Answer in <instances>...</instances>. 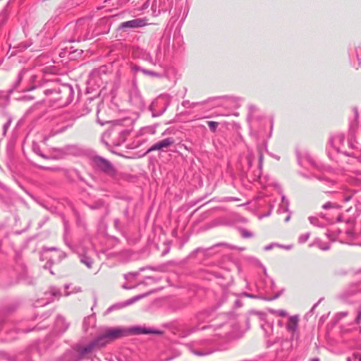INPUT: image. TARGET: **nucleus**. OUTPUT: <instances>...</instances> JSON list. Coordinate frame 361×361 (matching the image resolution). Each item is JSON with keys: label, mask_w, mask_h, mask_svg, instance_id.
<instances>
[{"label": "nucleus", "mask_w": 361, "mask_h": 361, "mask_svg": "<svg viewBox=\"0 0 361 361\" xmlns=\"http://www.w3.org/2000/svg\"><path fill=\"white\" fill-rule=\"evenodd\" d=\"M9 102V99L7 95H0V108H5Z\"/></svg>", "instance_id": "obj_34"}, {"label": "nucleus", "mask_w": 361, "mask_h": 361, "mask_svg": "<svg viewBox=\"0 0 361 361\" xmlns=\"http://www.w3.org/2000/svg\"><path fill=\"white\" fill-rule=\"evenodd\" d=\"M11 121H12V118H11V117H9L8 118L7 121L4 124L3 132H2V134L4 136H5L6 135V132L11 126Z\"/></svg>", "instance_id": "obj_38"}, {"label": "nucleus", "mask_w": 361, "mask_h": 361, "mask_svg": "<svg viewBox=\"0 0 361 361\" xmlns=\"http://www.w3.org/2000/svg\"><path fill=\"white\" fill-rule=\"evenodd\" d=\"M93 350V344L90 342L85 346L75 344L72 349L67 350L59 361H81L90 358V355Z\"/></svg>", "instance_id": "obj_6"}, {"label": "nucleus", "mask_w": 361, "mask_h": 361, "mask_svg": "<svg viewBox=\"0 0 361 361\" xmlns=\"http://www.w3.org/2000/svg\"><path fill=\"white\" fill-rule=\"evenodd\" d=\"M66 257V253H65V252H59V255H58L59 261L62 260V259H64Z\"/></svg>", "instance_id": "obj_61"}, {"label": "nucleus", "mask_w": 361, "mask_h": 361, "mask_svg": "<svg viewBox=\"0 0 361 361\" xmlns=\"http://www.w3.org/2000/svg\"><path fill=\"white\" fill-rule=\"evenodd\" d=\"M146 21L142 18H135L130 20L123 22L120 24L119 28L121 30H132L142 27L146 25Z\"/></svg>", "instance_id": "obj_13"}, {"label": "nucleus", "mask_w": 361, "mask_h": 361, "mask_svg": "<svg viewBox=\"0 0 361 361\" xmlns=\"http://www.w3.org/2000/svg\"><path fill=\"white\" fill-rule=\"evenodd\" d=\"M90 209L92 210L99 209L104 208L105 209V214L107 215L109 213V205L105 203L103 200H97L92 204H88Z\"/></svg>", "instance_id": "obj_20"}, {"label": "nucleus", "mask_w": 361, "mask_h": 361, "mask_svg": "<svg viewBox=\"0 0 361 361\" xmlns=\"http://www.w3.org/2000/svg\"><path fill=\"white\" fill-rule=\"evenodd\" d=\"M278 341H279V339H278V338H276L274 341H267V346H268V347H270V346L273 345H274V343H276Z\"/></svg>", "instance_id": "obj_63"}, {"label": "nucleus", "mask_w": 361, "mask_h": 361, "mask_svg": "<svg viewBox=\"0 0 361 361\" xmlns=\"http://www.w3.org/2000/svg\"><path fill=\"white\" fill-rule=\"evenodd\" d=\"M156 334L161 336L164 331L152 327L145 326H133L130 327H109L102 334L93 339L90 343L93 344V348L104 346L110 341L128 336L129 335Z\"/></svg>", "instance_id": "obj_2"}, {"label": "nucleus", "mask_w": 361, "mask_h": 361, "mask_svg": "<svg viewBox=\"0 0 361 361\" xmlns=\"http://www.w3.org/2000/svg\"><path fill=\"white\" fill-rule=\"evenodd\" d=\"M126 304H125V301L124 302H118V303H116V304H114L112 305H111L106 311V313L108 314V313H110L112 311H114V310H120V309H122L123 307H126Z\"/></svg>", "instance_id": "obj_29"}, {"label": "nucleus", "mask_w": 361, "mask_h": 361, "mask_svg": "<svg viewBox=\"0 0 361 361\" xmlns=\"http://www.w3.org/2000/svg\"><path fill=\"white\" fill-rule=\"evenodd\" d=\"M322 208L324 209H338L339 206L337 204L332 203L331 202H328L322 205Z\"/></svg>", "instance_id": "obj_37"}, {"label": "nucleus", "mask_w": 361, "mask_h": 361, "mask_svg": "<svg viewBox=\"0 0 361 361\" xmlns=\"http://www.w3.org/2000/svg\"><path fill=\"white\" fill-rule=\"evenodd\" d=\"M207 125L211 131L215 132L219 123L216 121H207Z\"/></svg>", "instance_id": "obj_44"}, {"label": "nucleus", "mask_w": 361, "mask_h": 361, "mask_svg": "<svg viewBox=\"0 0 361 361\" xmlns=\"http://www.w3.org/2000/svg\"><path fill=\"white\" fill-rule=\"evenodd\" d=\"M212 343V339H202L185 344L182 343V345L184 346L186 350L195 355L204 356L213 352V350L208 348Z\"/></svg>", "instance_id": "obj_7"}, {"label": "nucleus", "mask_w": 361, "mask_h": 361, "mask_svg": "<svg viewBox=\"0 0 361 361\" xmlns=\"http://www.w3.org/2000/svg\"><path fill=\"white\" fill-rule=\"evenodd\" d=\"M8 19L7 10L4 9L0 13V26L3 25Z\"/></svg>", "instance_id": "obj_35"}, {"label": "nucleus", "mask_w": 361, "mask_h": 361, "mask_svg": "<svg viewBox=\"0 0 361 361\" xmlns=\"http://www.w3.org/2000/svg\"><path fill=\"white\" fill-rule=\"evenodd\" d=\"M261 327L263 329L266 337H269L273 334L274 326L272 324L264 322V324H261Z\"/></svg>", "instance_id": "obj_25"}, {"label": "nucleus", "mask_w": 361, "mask_h": 361, "mask_svg": "<svg viewBox=\"0 0 361 361\" xmlns=\"http://www.w3.org/2000/svg\"><path fill=\"white\" fill-rule=\"evenodd\" d=\"M353 357L354 359V361H356L357 360L358 361H361V354L359 353H355L353 355Z\"/></svg>", "instance_id": "obj_57"}, {"label": "nucleus", "mask_w": 361, "mask_h": 361, "mask_svg": "<svg viewBox=\"0 0 361 361\" xmlns=\"http://www.w3.org/2000/svg\"><path fill=\"white\" fill-rule=\"evenodd\" d=\"M353 185L355 187V191L358 192L361 190V179L355 178L353 180Z\"/></svg>", "instance_id": "obj_40"}, {"label": "nucleus", "mask_w": 361, "mask_h": 361, "mask_svg": "<svg viewBox=\"0 0 361 361\" xmlns=\"http://www.w3.org/2000/svg\"><path fill=\"white\" fill-rule=\"evenodd\" d=\"M353 113H354V121L350 124V131L353 132L357 126V119L359 116L358 110L356 107H353Z\"/></svg>", "instance_id": "obj_28"}, {"label": "nucleus", "mask_w": 361, "mask_h": 361, "mask_svg": "<svg viewBox=\"0 0 361 361\" xmlns=\"http://www.w3.org/2000/svg\"><path fill=\"white\" fill-rule=\"evenodd\" d=\"M259 109L254 104H250L248 106V114L247 120L249 122H252L255 119H259V116L258 115Z\"/></svg>", "instance_id": "obj_22"}, {"label": "nucleus", "mask_w": 361, "mask_h": 361, "mask_svg": "<svg viewBox=\"0 0 361 361\" xmlns=\"http://www.w3.org/2000/svg\"><path fill=\"white\" fill-rule=\"evenodd\" d=\"M30 46V44H28L27 42H23L20 44V49L25 50L27 49Z\"/></svg>", "instance_id": "obj_58"}, {"label": "nucleus", "mask_w": 361, "mask_h": 361, "mask_svg": "<svg viewBox=\"0 0 361 361\" xmlns=\"http://www.w3.org/2000/svg\"><path fill=\"white\" fill-rule=\"evenodd\" d=\"M309 221H310L311 224H312V225H314L315 226H319V227L322 226V225L319 223V219L317 217L310 216L309 217Z\"/></svg>", "instance_id": "obj_41"}, {"label": "nucleus", "mask_w": 361, "mask_h": 361, "mask_svg": "<svg viewBox=\"0 0 361 361\" xmlns=\"http://www.w3.org/2000/svg\"><path fill=\"white\" fill-rule=\"evenodd\" d=\"M304 159H305L307 162H309L311 165L315 166V161L312 159V157H310V155H305L304 157Z\"/></svg>", "instance_id": "obj_53"}, {"label": "nucleus", "mask_w": 361, "mask_h": 361, "mask_svg": "<svg viewBox=\"0 0 361 361\" xmlns=\"http://www.w3.org/2000/svg\"><path fill=\"white\" fill-rule=\"evenodd\" d=\"M138 274H139V272H130V273H128V274H125V279H128V276H132L135 277V276H137Z\"/></svg>", "instance_id": "obj_60"}, {"label": "nucleus", "mask_w": 361, "mask_h": 361, "mask_svg": "<svg viewBox=\"0 0 361 361\" xmlns=\"http://www.w3.org/2000/svg\"><path fill=\"white\" fill-rule=\"evenodd\" d=\"M126 226V222L124 221H121L119 219H115L114 221V228L119 231H121L124 229Z\"/></svg>", "instance_id": "obj_30"}, {"label": "nucleus", "mask_w": 361, "mask_h": 361, "mask_svg": "<svg viewBox=\"0 0 361 361\" xmlns=\"http://www.w3.org/2000/svg\"><path fill=\"white\" fill-rule=\"evenodd\" d=\"M221 245H226V244L225 243L216 244V245H214L213 247H211L209 248H205V249L199 247L195 250V252H203L204 255H208L209 251H210L211 250H213L214 248H215L218 246H221Z\"/></svg>", "instance_id": "obj_33"}, {"label": "nucleus", "mask_w": 361, "mask_h": 361, "mask_svg": "<svg viewBox=\"0 0 361 361\" xmlns=\"http://www.w3.org/2000/svg\"><path fill=\"white\" fill-rule=\"evenodd\" d=\"M275 313L279 317H286L288 315L287 312L283 310H276Z\"/></svg>", "instance_id": "obj_51"}, {"label": "nucleus", "mask_w": 361, "mask_h": 361, "mask_svg": "<svg viewBox=\"0 0 361 361\" xmlns=\"http://www.w3.org/2000/svg\"><path fill=\"white\" fill-rule=\"evenodd\" d=\"M361 322V307L357 311V315L355 319V323L359 324Z\"/></svg>", "instance_id": "obj_52"}, {"label": "nucleus", "mask_w": 361, "mask_h": 361, "mask_svg": "<svg viewBox=\"0 0 361 361\" xmlns=\"http://www.w3.org/2000/svg\"><path fill=\"white\" fill-rule=\"evenodd\" d=\"M92 167L110 177H115L117 175V170L114 164L107 159L99 155H94L90 159Z\"/></svg>", "instance_id": "obj_8"}, {"label": "nucleus", "mask_w": 361, "mask_h": 361, "mask_svg": "<svg viewBox=\"0 0 361 361\" xmlns=\"http://www.w3.org/2000/svg\"><path fill=\"white\" fill-rule=\"evenodd\" d=\"M299 317L298 315L291 316L288 318L286 323H285V327L288 332L292 335L297 331L298 327Z\"/></svg>", "instance_id": "obj_18"}, {"label": "nucleus", "mask_w": 361, "mask_h": 361, "mask_svg": "<svg viewBox=\"0 0 361 361\" xmlns=\"http://www.w3.org/2000/svg\"><path fill=\"white\" fill-rule=\"evenodd\" d=\"M55 327L58 333L63 334L68 329L69 324L66 322L63 316L58 315L55 322Z\"/></svg>", "instance_id": "obj_19"}, {"label": "nucleus", "mask_w": 361, "mask_h": 361, "mask_svg": "<svg viewBox=\"0 0 361 361\" xmlns=\"http://www.w3.org/2000/svg\"><path fill=\"white\" fill-rule=\"evenodd\" d=\"M163 326L168 329L174 336H178L180 329V324L178 321L164 324Z\"/></svg>", "instance_id": "obj_21"}, {"label": "nucleus", "mask_w": 361, "mask_h": 361, "mask_svg": "<svg viewBox=\"0 0 361 361\" xmlns=\"http://www.w3.org/2000/svg\"><path fill=\"white\" fill-rule=\"evenodd\" d=\"M35 329V327L25 329H21L17 324L9 320L3 319L0 322V333L6 334L7 339L9 341L16 339L20 333H29Z\"/></svg>", "instance_id": "obj_9"}, {"label": "nucleus", "mask_w": 361, "mask_h": 361, "mask_svg": "<svg viewBox=\"0 0 361 361\" xmlns=\"http://www.w3.org/2000/svg\"><path fill=\"white\" fill-rule=\"evenodd\" d=\"M288 200L285 198V197H282V203H281V209H283V211L284 212H287L288 211Z\"/></svg>", "instance_id": "obj_46"}, {"label": "nucleus", "mask_w": 361, "mask_h": 361, "mask_svg": "<svg viewBox=\"0 0 361 361\" xmlns=\"http://www.w3.org/2000/svg\"><path fill=\"white\" fill-rule=\"evenodd\" d=\"M96 322L95 317L93 316H88L85 317L82 323V329L85 332H87L90 328L94 326Z\"/></svg>", "instance_id": "obj_23"}, {"label": "nucleus", "mask_w": 361, "mask_h": 361, "mask_svg": "<svg viewBox=\"0 0 361 361\" xmlns=\"http://www.w3.org/2000/svg\"><path fill=\"white\" fill-rule=\"evenodd\" d=\"M173 142L174 140L172 137L165 138L152 145L148 149V152L162 150L170 146Z\"/></svg>", "instance_id": "obj_17"}, {"label": "nucleus", "mask_w": 361, "mask_h": 361, "mask_svg": "<svg viewBox=\"0 0 361 361\" xmlns=\"http://www.w3.org/2000/svg\"><path fill=\"white\" fill-rule=\"evenodd\" d=\"M45 95L51 94H59V97H54L53 100L58 103L59 106H66L72 102L74 97V90L71 85H56L54 87L46 88L43 90Z\"/></svg>", "instance_id": "obj_4"}, {"label": "nucleus", "mask_w": 361, "mask_h": 361, "mask_svg": "<svg viewBox=\"0 0 361 361\" xmlns=\"http://www.w3.org/2000/svg\"><path fill=\"white\" fill-rule=\"evenodd\" d=\"M97 122L101 126H104L106 123H113L111 133L118 135L120 141L121 142H124L126 140V137L133 130L132 126L134 123V120L131 119L130 118H125L121 120L109 121H103L100 119L99 116H97Z\"/></svg>", "instance_id": "obj_5"}, {"label": "nucleus", "mask_w": 361, "mask_h": 361, "mask_svg": "<svg viewBox=\"0 0 361 361\" xmlns=\"http://www.w3.org/2000/svg\"><path fill=\"white\" fill-rule=\"evenodd\" d=\"M276 246H279V245L276 243H271L264 247V250H266V251L271 250L273 247H276Z\"/></svg>", "instance_id": "obj_56"}, {"label": "nucleus", "mask_w": 361, "mask_h": 361, "mask_svg": "<svg viewBox=\"0 0 361 361\" xmlns=\"http://www.w3.org/2000/svg\"><path fill=\"white\" fill-rule=\"evenodd\" d=\"M240 296H245V297H247V298H259L256 295H253V294L248 293H246V292H244V293H241Z\"/></svg>", "instance_id": "obj_54"}, {"label": "nucleus", "mask_w": 361, "mask_h": 361, "mask_svg": "<svg viewBox=\"0 0 361 361\" xmlns=\"http://www.w3.org/2000/svg\"><path fill=\"white\" fill-rule=\"evenodd\" d=\"M130 69L135 74H137L139 72H141L143 73V70H146L145 68H143L140 67V66L135 64V63L130 64Z\"/></svg>", "instance_id": "obj_36"}, {"label": "nucleus", "mask_w": 361, "mask_h": 361, "mask_svg": "<svg viewBox=\"0 0 361 361\" xmlns=\"http://www.w3.org/2000/svg\"><path fill=\"white\" fill-rule=\"evenodd\" d=\"M154 107H155V106H154V104H153V103L149 106V110L151 111L152 116L153 117H157V116H161L162 114H164V112L166 111V107H164L160 111H156L154 110Z\"/></svg>", "instance_id": "obj_31"}, {"label": "nucleus", "mask_w": 361, "mask_h": 361, "mask_svg": "<svg viewBox=\"0 0 361 361\" xmlns=\"http://www.w3.org/2000/svg\"><path fill=\"white\" fill-rule=\"evenodd\" d=\"M75 149H76V146H75V145H68V146L66 147V148H65V149L68 152H71L73 150H74Z\"/></svg>", "instance_id": "obj_59"}, {"label": "nucleus", "mask_w": 361, "mask_h": 361, "mask_svg": "<svg viewBox=\"0 0 361 361\" xmlns=\"http://www.w3.org/2000/svg\"><path fill=\"white\" fill-rule=\"evenodd\" d=\"M310 236V233L309 232L300 235L298 238V243L300 244L305 243L309 239Z\"/></svg>", "instance_id": "obj_39"}, {"label": "nucleus", "mask_w": 361, "mask_h": 361, "mask_svg": "<svg viewBox=\"0 0 361 361\" xmlns=\"http://www.w3.org/2000/svg\"><path fill=\"white\" fill-rule=\"evenodd\" d=\"M32 150L36 154L39 155V157H42L43 159H49V157L46 156L44 153L42 152V151L40 149V147L38 145L34 144L32 146Z\"/></svg>", "instance_id": "obj_32"}, {"label": "nucleus", "mask_w": 361, "mask_h": 361, "mask_svg": "<svg viewBox=\"0 0 361 361\" xmlns=\"http://www.w3.org/2000/svg\"><path fill=\"white\" fill-rule=\"evenodd\" d=\"M317 179H318L320 181H324L325 183H331L332 184L333 183V181L331 180L330 179L324 177V176H315Z\"/></svg>", "instance_id": "obj_49"}, {"label": "nucleus", "mask_w": 361, "mask_h": 361, "mask_svg": "<svg viewBox=\"0 0 361 361\" xmlns=\"http://www.w3.org/2000/svg\"><path fill=\"white\" fill-rule=\"evenodd\" d=\"M44 295V298L36 301L35 304L36 307L44 306L54 302L56 300H59L62 295V293L60 288L56 286H51L49 290L46 291Z\"/></svg>", "instance_id": "obj_11"}, {"label": "nucleus", "mask_w": 361, "mask_h": 361, "mask_svg": "<svg viewBox=\"0 0 361 361\" xmlns=\"http://www.w3.org/2000/svg\"><path fill=\"white\" fill-rule=\"evenodd\" d=\"M71 126H72V124H66V125H63L60 127L56 126L51 130V134L52 135H55L56 134L61 133L64 132L65 130H66Z\"/></svg>", "instance_id": "obj_27"}, {"label": "nucleus", "mask_w": 361, "mask_h": 361, "mask_svg": "<svg viewBox=\"0 0 361 361\" xmlns=\"http://www.w3.org/2000/svg\"><path fill=\"white\" fill-rule=\"evenodd\" d=\"M242 306H243V302H242L241 300L239 298L236 299L234 302V307L235 308H239V307H241Z\"/></svg>", "instance_id": "obj_55"}, {"label": "nucleus", "mask_w": 361, "mask_h": 361, "mask_svg": "<svg viewBox=\"0 0 361 361\" xmlns=\"http://www.w3.org/2000/svg\"><path fill=\"white\" fill-rule=\"evenodd\" d=\"M34 99H35V97L32 95H30V94H25V95L22 96L21 97L18 98V99H20L23 101L33 100Z\"/></svg>", "instance_id": "obj_48"}, {"label": "nucleus", "mask_w": 361, "mask_h": 361, "mask_svg": "<svg viewBox=\"0 0 361 361\" xmlns=\"http://www.w3.org/2000/svg\"><path fill=\"white\" fill-rule=\"evenodd\" d=\"M129 102L137 109H142L145 107L144 100L137 87L130 91Z\"/></svg>", "instance_id": "obj_12"}, {"label": "nucleus", "mask_w": 361, "mask_h": 361, "mask_svg": "<svg viewBox=\"0 0 361 361\" xmlns=\"http://www.w3.org/2000/svg\"><path fill=\"white\" fill-rule=\"evenodd\" d=\"M56 19V17H55L54 19L51 18L44 25V29L40 32L39 35H46L47 32H44L45 29L47 27H49L50 26L51 24L54 23L55 22Z\"/></svg>", "instance_id": "obj_42"}, {"label": "nucleus", "mask_w": 361, "mask_h": 361, "mask_svg": "<svg viewBox=\"0 0 361 361\" xmlns=\"http://www.w3.org/2000/svg\"><path fill=\"white\" fill-rule=\"evenodd\" d=\"M345 142V137L343 134H338L333 136L330 140L331 146L338 152H343V146Z\"/></svg>", "instance_id": "obj_16"}, {"label": "nucleus", "mask_w": 361, "mask_h": 361, "mask_svg": "<svg viewBox=\"0 0 361 361\" xmlns=\"http://www.w3.org/2000/svg\"><path fill=\"white\" fill-rule=\"evenodd\" d=\"M149 293H142V294H140V295H137L125 301V304H126V306H129L133 303H135V302L145 298L146 296H147Z\"/></svg>", "instance_id": "obj_26"}, {"label": "nucleus", "mask_w": 361, "mask_h": 361, "mask_svg": "<svg viewBox=\"0 0 361 361\" xmlns=\"http://www.w3.org/2000/svg\"><path fill=\"white\" fill-rule=\"evenodd\" d=\"M123 216L124 218L126 219V221H130L131 218L129 214V209L128 207L123 211Z\"/></svg>", "instance_id": "obj_50"}, {"label": "nucleus", "mask_w": 361, "mask_h": 361, "mask_svg": "<svg viewBox=\"0 0 361 361\" xmlns=\"http://www.w3.org/2000/svg\"><path fill=\"white\" fill-rule=\"evenodd\" d=\"M217 319L220 323L215 322L213 324L200 326V324L213 320V314L209 310H204L197 313L191 322L185 321L182 324V338L195 332L197 329H214V331L219 330L216 335L226 339H233L241 337L245 330L240 327V321L233 314H219Z\"/></svg>", "instance_id": "obj_1"}, {"label": "nucleus", "mask_w": 361, "mask_h": 361, "mask_svg": "<svg viewBox=\"0 0 361 361\" xmlns=\"http://www.w3.org/2000/svg\"><path fill=\"white\" fill-rule=\"evenodd\" d=\"M18 281L26 286H34L36 283V279L29 274L25 267H23L22 271L18 274Z\"/></svg>", "instance_id": "obj_15"}, {"label": "nucleus", "mask_w": 361, "mask_h": 361, "mask_svg": "<svg viewBox=\"0 0 361 361\" xmlns=\"http://www.w3.org/2000/svg\"><path fill=\"white\" fill-rule=\"evenodd\" d=\"M240 233H241V235L244 238H251L253 236V234L252 232H250L245 228H242L240 231Z\"/></svg>", "instance_id": "obj_43"}, {"label": "nucleus", "mask_w": 361, "mask_h": 361, "mask_svg": "<svg viewBox=\"0 0 361 361\" xmlns=\"http://www.w3.org/2000/svg\"><path fill=\"white\" fill-rule=\"evenodd\" d=\"M361 292V285L360 282L350 283L345 290L340 293L339 298L342 300L347 299L349 296Z\"/></svg>", "instance_id": "obj_14"}, {"label": "nucleus", "mask_w": 361, "mask_h": 361, "mask_svg": "<svg viewBox=\"0 0 361 361\" xmlns=\"http://www.w3.org/2000/svg\"><path fill=\"white\" fill-rule=\"evenodd\" d=\"M143 73L145 75H150V76H152V77H160V74L157 73V72H154V71H149V70H143Z\"/></svg>", "instance_id": "obj_47"}, {"label": "nucleus", "mask_w": 361, "mask_h": 361, "mask_svg": "<svg viewBox=\"0 0 361 361\" xmlns=\"http://www.w3.org/2000/svg\"><path fill=\"white\" fill-rule=\"evenodd\" d=\"M169 252V246H166L165 249L164 250V251H163V252H162V253H161V255H162V256H164V255H166Z\"/></svg>", "instance_id": "obj_64"}, {"label": "nucleus", "mask_w": 361, "mask_h": 361, "mask_svg": "<svg viewBox=\"0 0 361 361\" xmlns=\"http://www.w3.org/2000/svg\"><path fill=\"white\" fill-rule=\"evenodd\" d=\"M80 261L84 264L87 268L91 269L93 264V259L86 254H81L79 256Z\"/></svg>", "instance_id": "obj_24"}, {"label": "nucleus", "mask_w": 361, "mask_h": 361, "mask_svg": "<svg viewBox=\"0 0 361 361\" xmlns=\"http://www.w3.org/2000/svg\"><path fill=\"white\" fill-rule=\"evenodd\" d=\"M263 147H258L257 149V154H258V167L257 170L252 171L251 167L253 161L255 159V156L253 152H250L247 157V161L249 166V171H247L248 179L250 182H254L258 180L262 175V167L263 164V154H262Z\"/></svg>", "instance_id": "obj_10"}, {"label": "nucleus", "mask_w": 361, "mask_h": 361, "mask_svg": "<svg viewBox=\"0 0 361 361\" xmlns=\"http://www.w3.org/2000/svg\"><path fill=\"white\" fill-rule=\"evenodd\" d=\"M17 308V305L16 304H10L6 307L5 311L7 313H11L14 312Z\"/></svg>", "instance_id": "obj_45"}, {"label": "nucleus", "mask_w": 361, "mask_h": 361, "mask_svg": "<svg viewBox=\"0 0 361 361\" xmlns=\"http://www.w3.org/2000/svg\"><path fill=\"white\" fill-rule=\"evenodd\" d=\"M49 85V82L42 80L40 75L34 74L33 71L30 68H23L18 74L16 80L10 90L26 93L27 92Z\"/></svg>", "instance_id": "obj_3"}, {"label": "nucleus", "mask_w": 361, "mask_h": 361, "mask_svg": "<svg viewBox=\"0 0 361 361\" xmlns=\"http://www.w3.org/2000/svg\"><path fill=\"white\" fill-rule=\"evenodd\" d=\"M355 275L357 276V279L361 281V269L355 271Z\"/></svg>", "instance_id": "obj_62"}]
</instances>
